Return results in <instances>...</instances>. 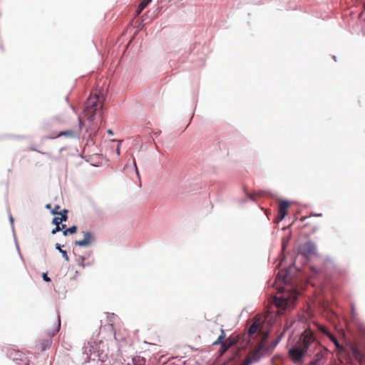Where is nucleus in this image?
Instances as JSON below:
<instances>
[{
	"instance_id": "1",
	"label": "nucleus",
	"mask_w": 365,
	"mask_h": 365,
	"mask_svg": "<svg viewBox=\"0 0 365 365\" xmlns=\"http://www.w3.org/2000/svg\"><path fill=\"white\" fill-rule=\"evenodd\" d=\"M319 349L316 354L317 359L309 365H317V361L322 358V346L316 339L314 332L310 328H307L299 336L296 344L289 349V356L295 363H299L305 356L312 354Z\"/></svg>"
},
{
	"instance_id": "2",
	"label": "nucleus",
	"mask_w": 365,
	"mask_h": 365,
	"mask_svg": "<svg viewBox=\"0 0 365 365\" xmlns=\"http://www.w3.org/2000/svg\"><path fill=\"white\" fill-rule=\"evenodd\" d=\"M105 101L103 93L97 91L91 93L86 102L84 115L90 121H93L96 113L102 109Z\"/></svg>"
},
{
	"instance_id": "3",
	"label": "nucleus",
	"mask_w": 365,
	"mask_h": 365,
	"mask_svg": "<svg viewBox=\"0 0 365 365\" xmlns=\"http://www.w3.org/2000/svg\"><path fill=\"white\" fill-rule=\"evenodd\" d=\"M297 299V292L296 290L287 291L277 295L274 298V303L279 309L278 313L283 314V311L287 309H291L294 306Z\"/></svg>"
},
{
	"instance_id": "4",
	"label": "nucleus",
	"mask_w": 365,
	"mask_h": 365,
	"mask_svg": "<svg viewBox=\"0 0 365 365\" xmlns=\"http://www.w3.org/2000/svg\"><path fill=\"white\" fill-rule=\"evenodd\" d=\"M268 337L267 333L264 334L262 338L260 343L257 345V346L252 351H250L247 355L245 360L247 361H250V364L254 362H256L259 360V359L262 356V349L264 347L265 342Z\"/></svg>"
},
{
	"instance_id": "5",
	"label": "nucleus",
	"mask_w": 365,
	"mask_h": 365,
	"mask_svg": "<svg viewBox=\"0 0 365 365\" xmlns=\"http://www.w3.org/2000/svg\"><path fill=\"white\" fill-rule=\"evenodd\" d=\"M262 322L260 317L256 316L254 318L253 322L248 329L247 335L249 337L254 338L255 334L262 331Z\"/></svg>"
},
{
	"instance_id": "6",
	"label": "nucleus",
	"mask_w": 365,
	"mask_h": 365,
	"mask_svg": "<svg viewBox=\"0 0 365 365\" xmlns=\"http://www.w3.org/2000/svg\"><path fill=\"white\" fill-rule=\"evenodd\" d=\"M317 246L312 242H307L299 247L300 252L306 257H309L316 253Z\"/></svg>"
},
{
	"instance_id": "7",
	"label": "nucleus",
	"mask_w": 365,
	"mask_h": 365,
	"mask_svg": "<svg viewBox=\"0 0 365 365\" xmlns=\"http://www.w3.org/2000/svg\"><path fill=\"white\" fill-rule=\"evenodd\" d=\"M290 206L289 202L285 200H280L279 202L278 214L276 221H282L287 214L288 208Z\"/></svg>"
},
{
	"instance_id": "8",
	"label": "nucleus",
	"mask_w": 365,
	"mask_h": 365,
	"mask_svg": "<svg viewBox=\"0 0 365 365\" xmlns=\"http://www.w3.org/2000/svg\"><path fill=\"white\" fill-rule=\"evenodd\" d=\"M238 336H231L228 339H225L223 344L221 345V348L220 352L221 354H223L226 352L232 345L236 344L238 341Z\"/></svg>"
},
{
	"instance_id": "9",
	"label": "nucleus",
	"mask_w": 365,
	"mask_h": 365,
	"mask_svg": "<svg viewBox=\"0 0 365 365\" xmlns=\"http://www.w3.org/2000/svg\"><path fill=\"white\" fill-rule=\"evenodd\" d=\"M351 353L355 359L360 364L365 362V354L356 345L351 346Z\"/></svg>"
},
{
	"instance_id": "10",
	"label": "nucleus",
	"mask_w": 365,
	"mask_h": 365,
	"mask_svg": "<svg viewBox=\"0 0 365 365\" xmlns=\"http://www.w3.org/2000/svg\"><path fill=\"white\" fill-rule=\"evenodd\" d=\"M93 235L90 232H84V237L81 240H77L75 242V245L80 247H86L89 245L93 241Z\"/></svg>"
},
{
	"instance_id": "11",
	"label": "nucleus",
	"mask_w": 365,
	"mask_h": 365,
	"mask_svg": "<svg viewBox=\"0 0 365 365\" xmlns=\"http://www.w3.org/2000/svg\"><path fill=\"white\" fill-rule=\"evenodd\" d=\"M61 136H65L67 138H75L77 136V134L73 130H66V131L60 132L57 135L51 136L48 138L53 139V138H58Z\"/></svg>"
},
{
	"instance_id": "12",
	"label": "nucleus",
	"mask_w": 365,
	"mask_h": 365,
	"mask_svg": "<svg viewBox=\"0 0 365 365\" xmlns=\"http://www.w3.org/2000/svg\"><path fill=\"white\" fill-rule=\"evenodd\" d=\"M281 278L284 284H289L290 282V277L287 272H279L277 276V279L279 280Z\"/></svg>"
},
{
	"instance_id": "13",
	"label": "nucleus",
	"mask_w": 365,
	"mask_h": 365,
	"mask_svg": "<svg viewBox=\"0 0 365 365\" xmlns=\"http://www.w3.org/2000/svg\"><path fill=\"white\" fill-rule=\"evenodd\" d=\"M56 325L55 327V328L51 331L48 334L51 336H54L55 334H56L58 331L60 330V327H61V320H60V317L59 316L57 317V319H56Z\"/></svg>"
},
{
	"instance_id": "14",
	"label": "nucleus",
	"mask_w": 365,
	"mask_h": 365,
	"mask_svg": "<svg viewBox=\"0 0 365 365\" xmlns=\"http://www.w3.org/2000/svg\"><path fill=\"white\" fill-rule=\"evenodd\" d=\"M145 359L140 356H136L133 358V365H145Z\"/></svg>"
},
{
	"instance_id": "15",
	"label": "nucleus",
	"mask_w": 365,
	"mask_h": 365,
	"mask_svg": "<svg viewBox=\"0 0 365 365\" xmlns=\"http://www.w3.org/2000/svg\"><path fill=\"white\" fill-rule=\"evenodd\" d=\"M51 344V341L50 339H45V340H43L41 343H40V347H41V349L42 351H44L46 350L47 348H48Z\"/></svg>"
},
{
	"instance_id": "16",
	"label": "nucleus",
	"mask_w": 365,
	"mask_h": 365,
	"mask_svg": "<svg viewBox=\"0 0 365 365\" xmlns=\"http://www.w3.org/2000/svg\"><path fill=\"white\" fill-rule=\"evenodd\" d=\"M225 334L224 333V330L222 329H221V334L218 336L217 339L214 342L213 344L216 345V344H222L223 342L225 341Z\"/></svg>"
},
{
	"instance_id": "17",
	"label": "nucleus",
	"mask_w": 365,
	"mask_h": 365,
	"mask_svg": "<svg viewBox=\"0 0 365 365\" xmlns=\"http://www.w3.org/2000/svg\"><path fill=\"white\" fill-rule=\"evenodd\" d=\"M77 231V227L76 226H72L68 229H66L63 230V234L64 236H66L69 234H73Z\"/></svg>"
},
{
	"instance_id": "18",
	"label": "nucleus",
	"mask_w": 365,
	"mask_h": 365,
	"mask_svg": "<svg viewBox=\"0 0 365 365\" xmlns=\"http://www.w3.org/2000/svg\"><path fill=\"white\" fill-rule=\"evenodd\" d=\"M67 213H68V210H66V209H63L62 211H61L58 215H61L60 217V221H66L67 219H68V216H67Z\"/></svg>"
},
{
	"instance_id": "19",
	"label": "nucleus",
	"mask_w": 365,
	"mask_h": 365,
	"mask_svg": "<svg viewBox=\"0 0 365 365\" xmlns=\"http://www.w3.org/2000/svg\"><path fill=\"white\" fill-rule=\"evenodd\" d=\"M9 355L11 357L13 358L14 360H18V359H21V354H19V351H11L10 353H9Z\"/></svg>"
},
{
	"instance_id": "20",
	"label": "nucleus",
	"mask_w": 365,
	"mask_h": 365,
	"mask_svg": "<svg viewBox=\"0 0 365 365\" xmlns=\"http://www.w3.org/2000/svg\"><path fill=\"white\" fill-rule=\"evenodd\" d=\"M327 336L330 339V340L334 343V344L336 346H339V341L337 340V339L333 335L331 334V333H329Z\"/></svg>"
},
{
	"instance_id": "21",
	"label": "nucleus",
	"mask_w": 365,
	"mask_h": 365,
	"mask_svg": "<svg viewBox=\"0 0 365 365\" xmlns=\"http://www.w3.org/2000/svg\"><path fill=\"white\" fill-rule=\"evenodd\" d=\"M317 327H318V329L322 331V333H324V334H326L327 336L330 333L327 329L324 327V326H322V325H318L317 324Z\"/></svg>"
},
{
	"instance_id": "22",
	"label": "nucleus",
	"mask_w": 365,
	"mask_h": 365,
	"mask_svg": "<svg viewBox=\"0 0 365 365\" xmlns=\"http://www.w3.org/2000/svg\"><path fill=\"white\" fill-rule=\"evenodd\" d=\"M151 1L152 0H142L140 3V6L145 9L151 2Z\"/></svg>"
},
{
	"instance_id": "23",
	"label": "nucleus",
	"mask_w": 365,
	"mask_h": 365,
	"mask_svg": "<svg viewBox=\"0 0 365 365\" xmlns=\"http://www.w3.org/2000/svg\"><path fill=\"white\" fill-rule=\"evenodd\" d=\"M280 341V336L277 337V339H274V341H273L270 345V348L271 349H274L279 343V341Z\"/></svg>"
},
{
	"instance_id": "24",
	"label": "nucleus",
	"mask_w": 365,
	"mask_h": 365,
	"mask_svg": "<svg viewBox=\"0 0 365 365\" xmlns=\"http://www.w3.org/2000/svg\"><path fill=\"white\" fill-rule=\"evenodd\" d=\"M60 252L62 254L63 257L66 260L67 262L69 260V257L67 255V252L66 250H60Z\"/></svg>"
},
{
	"instance_id": "25",
	"label": "nucleus",
	"mask_w": 365,
	"mask_h": 365,
	"mask_svg": "<svg viewBox=\"0 0 365 365\" xmlns=\"http://www.w3.org/2000/svg\"><path fill=\"white\" fill-rule=\"evenodd\" d=\"M59 209H60V206L56 205L55 207L53 210H51V213L53 215H58V213L60 212H58Z\"/></svg>"
},
{
	"instance_id": "26",
	"label": "nucleus",
	"mask_w": 365,
	"mask_h": 365,
	"mask_svg": "<svg viewBox=\"0 0 365 365\" xmlns=\"http://www.w3.org/2000/svg\"><path fill=\"white\" fill-rule=\"evenodd\" d=\"M60 230H62V228H61L60 225H57L56 227L51 231V233L54 235L56 232H59Z\"/></svg>"
},
{
	"instance_id": "27",
	"label": "nucleus",
	"mask_w": 365,
	"mask_h": 365,
	"mask_svg": "<svg viewBox=\"0 0 365 365\" xmlns=\"http://www.w3.org/2000/svg\"><path fill=\"white\" fill-rule=\"evenodd\" d=\"M61 222H62V221H60V217H56L53 220V223L54 225H61Z\"/></svg>"
},
{
	"instance_id": "28",
	"label": "nucleus",
	"mask_w": 365,
	"mask_h": 365,
	"mask_svg": "<svg viewBox=\"0 0 365 365\" xmlns=\"http://www.w3.org/2000/svg\"><path fill=\"white\" fill-rule=\"evenodd\" d=\"M43 279L45 282H50L51 279L48 277L47 273H43Z\"/></svg>"
},
{
	"instance_id": "29",
	"label": "nucleus",
	"mask_w": 365,
	"mask_h": 365,
	"mask_svg": "<svg viewBox=\"0 0 365 365\" xmlns=\"http://www.w3.org/2000/svg\"><path fill=\"white\" fill-rule=\"evenodd\" d=\"M143 9H144V8L141 7V6H140V4H139L138 6V9L136 10V13H137L136 14L139 15L143 11Z\"/></svg>"
},
{
	"instance_id": "30",
	"label": "nucleus",
	"mask_w": 365,
	"mask_h": 365,
	"mask_svg": "<svg viewBox=\"0 0 365 365\" xmlns=\"http://www.w3.org/2000/svg\"><path fill=\"white\" fill-rule=\"evenodd\" d=\"M241 365H250V361H247L245 359Z\"/></svg>"
},
{
	"instance_id": "31",
	"label": "nucleus",
	"mask_w": 365,
	"mask_h": 365,
	"mask_svg": "<svg viewBox=\"0 0 365 365\" xmlns=\"http://www.w3.org/2000/svg\"><path fill=\"white\" fill-rule=\"evenodd\" d=\"M56 248L57 250H58L59 251H60V250H62V249L61 248V246H60V245H59V244H56Z\"/></svg>"
},
{
	"instance_id": "32",
	"label": "nucleus",
	"mask_w": 365,
	"mask_h": 365,
	"mask_svg": "<svg viewBox=\"0 0 365 365\" xmlns=\"http://www.w3.org/2000/svg\"><path fill=\"white\" fill-rule=\"evenodd\" d=\"M108 133L109 135H113V133L112 130H110V129H109V130H108Z\"/></svg>"
},
{
	"instance_id": "33",
	"label": "nucleus",
	"mask_w": 365,
	"mask_h": 365,
	"mask_svg": "<svg viewBox=\"0 0 365 365\" xmlns=\"http://www.w3.org/2000/svg\"><path fill=\"white\" fill-rule=\"evenodd\" d=\"M46 207L47 209H51V204H47V205H46Z\"/></svg>"
},
{
	"instance_id": "34",
	"label": "nucleus",
	"mask_w": 365,
	"mask_h": 365,
	"mask_svg": "<svg viewBox=\"0 0 365 365\" xmlns=\"http://www.w3.org/2000/svg\"><path fill=\"white\" fill-rule=\"evenodd\" d=\"M362 14L365 15V3L364 5V11H362Z\"/></svg>"
},
{
	"instance_id": "35",
	"label": "nucleus",
	"mask_w": 365,
	"mask_h": 365,
	"mask_svg": "<svg viewBox=\"0 0 365 365\" xmlns=\"http://www.w3.org/2000/svg\"><path fill=\"white\" fill-rule=\"evenodd\" d=\"M135 166H136V164L135 163ZM135 169H136V173L138 175H139V173H138V168L137 167H135Z\"/></svg>"
},
{
	"instance_id": "36",
	"label": "nucleus",
	"mask_w": 365,
	"mask_h": 365,
	"mask_svg": "<svg viewBox=\"0 0 365 365\" xmlns=\"http://www.w3.org/2000/svg\"><path fill=\"white\" fill-rule=\"evenodd\" d=\"M65 227H66V225H62L61 226V228H62V230L65 229Z\"/></svg>"
},
{
	"instance_id": "37",
	"label": "nucleus",
	"mask_w": 365,
	"mask_h": 365,
	"mask_svg": "<svg viewBox=\"0 0 365 365\" xmlns=\"http://www.w3.org/2000/svg\"><path fill=\"white\" fill-rule=\"evenodd\" d=\"M117 153H118V154H120V149H119V148H118H118H117Z\"/></svg>"
},
{
	"instance_id": "38",
	"label": "nucleus",
	"mask_w": 365,
	"mask_h": 365,
	"mask_svg": "<svg viewBox=\"0 0 365 365\" xmlns=\"http://www.w3.org/2000/svg\"><path fill=\"white\" fill-rule=\"evenodd\" d=\"M80 127H81V120L79 118Z\"/></svg>"
}]
</instances>
